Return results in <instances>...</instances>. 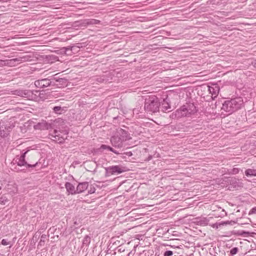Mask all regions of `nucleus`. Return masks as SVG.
Returning <instances> with one entry per match:
<instances>
[{
	"mask_svg": "<svg viewBox=\"0 0 256 256\" xmlns=\"http://www.w3.org/2000/svg\"><path fill=\"white\" fill-rule=\"evenodd\" d=\"M46 238V236L44 234H42L41 236L40 241L44 240V238Z\"/></svg>",
	"mask_w": 256,
	"mask_h": 256,
	"instance_id": "nucleus-38",
	"label": "nucleus"
},
{
	"mask_svg": "<svg viewBox=\"0 0 256 256\" xmlns=\"http://www.w3.org/2000/svg\"><path fill=\"white\" fill-rule=\"evenodd\" d=\"M162 110L163 112H166V110H168L171 108L170 106L169 103L168 102L166 99H164L163 100V102L162 103Z\"/></svg>",
	"mask_w": 256,
	"mask_h": 256,
	"instance_id": "nucleus-18",
	"label": "nucleus"
},
{
	"mask_svg": "<svg viewBox=\"0 0 256 256\" xmlns=\"http://www.w3.org/2000/svg\"><path fill=\"white\" fill-rule=\"evenodd\" d=\"M244 104L242 98L237 97L230 100H226L221 108L222 110L231 114L241 108Z\"/></svg>",
	"mask_w": 256,
	"mask_h": 256,
	"instance_id": "nucleus-2",
	"label": "nucleus"
},
{
	"mask_svg": "<svg viewBox=\"0 0 256 256\" xmlns=\"http://www.w3.org/2000/svg\"><path fill=\"white\" fill-rule=\"evenodd\" d=\"M89 184L88 182H80L76 187L77 194L81 193L88 188Z\"/></svg>",
	"mask_w": 256,
	"mask_h": 256,
	"instance_id": "nucleus-14",
	"label": "nucleus"
},
{
	"mask_svg": "<svg viewBox=\"0 0 256 256\" xmlns=\"http://www.w3.org/2000/svg\"><path fill=\"white\" fill-rule=\"evenodd\" d=\"M238 252V248L236 247L232 248L230 251V254L232 255L236 254Z\"/></svg>",
	"mask_w": 256,
	"mask_h": 256,
	"instance_id": "nucleus-28",
	"label": "nucleus"
},
{
	"mask_svg": "<svg viewBox=\"0 0 256 256\" xmlns=\"http://www.w3.org/2000/svg\"><path fill=\"white\" fill-rule=\"evenodd\" d=\"M52 82L48 78H44L35 81L34 85L40 88H44L50 86Z\"/></svg>",
	"mask_w": 256,
	"mask_h": 256,
	"instance_id": "nucleus-9",
	"label": "nucleus"
},
{
	"mask_svg": "<svg viewBox=\"0 0 256 256\" xmlns=\"http://www.w3.org/2000/svg\"><path fill=\"white\" fill-rule=\"evenodd\" d=\"M100 22V20L96 19H86L84 20L82 24L84 26L94 25L99 24Z\"/></svg>",
	"mask_w": 256,
	"mask_h": 256,
	"instance_id": "nucleus-17",
	"label": "nucleus"
},
{
	"mask_svg": "<svg viewBox=\"0 0 256 256\" xmlns=\"http://www.w3.org/2000/svg\"><path fill=\"white\" fill-rule=\"evenodd\" d=\"M74 48V46H68L66 48H63L65 50V52H68L69 51H72V50Z\"/></svg>",
	"mask_w": 256,
	"mask_h": 256,
	"instance_id": "nucleus-29",
	"label": "nucleus"
},
{
	"mask_svg": "<svg viewBox=\"0 0 256 256\" xmlns=\"http://www.w3.org/2000/svg\"><path fill=\"white\" fill-rule=\"evenodd\" d=\"M56 75L57 74H55L53 76H52V80H55L56 82H58V78H60L58 77H57L56 76Z\"/></svg>",
	"mask_w": 256,
	"mask_h": 256,
	"instance_id": "nucleus-35",
	"label": "nucleus"
},
{
	"mask_svg": "<svg viewBox=\"0 0 256 256\" xmlns=\"http://www.w3.org/2000/svg\"><path fill=\"white\" fill-rule=\"evenodd\" d=\"M256 207L252 208L250 214H256Z\"/></svg>",
	"mask_w": 256,
	"mask_h": 256,
	"instance_id": "nucleus-36",
	"label": "nucleus"
},
{
	"mask_svg": "<svg viewBox=\"0 0 256 256\" xmlns=\"http://www.w3.org/2000/svg\"><path fill=\"white\" fill-rule=\"evenodd\" d=\"M67 134L68 132L66 131L62 132L57 130H54L53 133L50 134L51 139L58 144H62L64 142L66 138Z\"/></svg>",
	"mask_w": 256,
	"mask_h": 256,
	"instance_id": "nucleus-4",
	"label": "nucleus"
},
{
	"mask_svg": "<svg viewBox=\"0 0 256 256\" xmlns=\"http://www.w3.org/2000/svg\"><path fill=\"white\" fill-rule=\"evenodd\" d=\"M239 172V169L238 168H234L231 172L232 174H236Z\"/></svg>",
	"mask_w": 256,
	"mask_h": 256,
	"instance_id": "nucleus-32",
	"label": "nucleus"
},
{
	"mask_svg": "<svg viewBox=\"0 0 256 256\" xmlns=\"http://www.w3.org/2000/svg\"><path fill=\"white\" fill-rule=\"evenodd\" d=\"M172 254L173 252L171 250H167L164 253V256H172Z\"/></svg>",
	"mask_w": 256,
	"mask_h": 256,
	"instance_id": "nucleus-30",
	"label": "nucleus"
},
{
	"mask_svg": "<svg viewBox=\"0 0 256 256\" xmlns=\"http://www.w3.org/2000/svg\"><path fill=\"white\" fill-rule=\"evenodd\" d=\"M245 174L247 176H256V169H247L245 171Z\"/></svg>",
	"mask_w": 256,
	"mask_h": 256,
	"instance_id": "nucleus-20",
	"label": "nucleus"
},
{
	"mask_svg": "<svg viewBox=\"0 0 256 256\" xmlns=\"http://www.w3.org/2000/svg\"><path fill=\"white\" fill-rule=\"evenodd\" d=\"M252 64L256 68V60L252 62Z\"/></svg>",
	"mask_w": 256,
	"mask_h": 256,
	"instance_id": "nucleus-37",
	"label": "nucleus"
},
{
	"mask_svg": "<svg viewBox=\"0 0 256 256\" xmlns=\"http://www.w3.org/2000/svg\"><path fill=\"white\" fill-rule=\"evenodd\" d=\"M106 172L110 174H120L124 170L120 166H115L108 168H106Z\"/></svg>",
	"mask_w": 256,
	"mask_h": 256,
	"instance_id": "nucleus-11",
	"label": "nucleus"
},
{
	"mask_svg": "<svg viewBox=\"0 0 256 256\" xmlns=\"http://www.w3.org/2000/svg\"><path fill=\"white\" fill-rule=\"evenodd\" d=\"M64 108H62L60 106H56L53 108V110L54 112L58 114H61L62 112L64 110Z\"/></svg>",
	"mask_w": 256,
	"mask_h": 256,
	"instance_id": "nucleus-23",
	"label": "nucleus"
},
{
	"mask_svg": "<svg viewBox=\"0 0 256 256\" xmlns=\"http://www.w3.org/2000/svg\"><path fill=\"white\" fill-rule=\"evenodd\" d=\"M50 126V124H48L46 121H42L36 125L34 128L38 130H48Z\"/></svg>",
	"mask_w": 256,
	"mask_h": 256,
	"instance_id": "nucleus-16",
	"label": "nucleus"
},
{
	"mask_svg": "<svg viewBox=\"0 0 256 256\" xmlns=\"http://www.w3.org/2000/svg\"><path fill=\"white\" fill-rule=\"evenodd\" d=\"M110 142L112 146L116 148H121L124 146V142L116 135L111 138Z\"/></svg>",
	"mask_w": 256,
	"mask_h": 256,
	"instance_id": "nucleus-8",
	"label": "nucleus"
},
{
	"mask_svg": "<svg viewBox=\"0 0 256 256\" xmlns=\"http://www.w3.org/2000/svg\"><path fill=\"white\" fill-rule=\"evenodd\" d=\"M90 242V238L88 236H86L82 240V245L84 246H88Z\"/></svg>",
	"mask_w": 256,
	"mask_h": 256,
	"instance_id": "nucleus-22",
	"label": "nucleus"
},
{
	"mask_svg": "<svg viewBox=\"0 0 256 256\" xmlns=\"http://www.w3.org/2000/svg\"><path fill=\"white\" fill-rule=\"evenodd\" d=\"M36 92L37 94H40V92L38 91H36Z\"/></svg>",
	"mask_w": 256,
	"mask_h": 256,
	"instance_id": "nucleus-39",
	"label": "nucleus"
},
{
	"mask_svg": "<svg viewBox=\"0 0 256 256\" xmlns=\"http://www.w3.org/2000/svg\"><path fill=\"white\" fill-rule=\"evenodd\" d=\"M100 148L101 149H103V150H110V152H114V153L115 154H120V153L118 152L117 150H115L113 148H112L110 146H106V145H105V144H102L100 146Z\"/></svg>",
	"mask_w": 256,
	"mask_h": 256,
	"instance_id": "nucleus-21",
	"label": "nucleus"
},
{
	"mask_svg": "<svg viewBox=\"0 0 256 256\" xmlns=\"http://www.w3.org/2000/svg\"><path fill=\"white\" fill-rule=\"evenodd\" d=\"M88 188V193L90 194H94L96 192V188L92 184Z\"/></svg>",
	"mask_w": 256,
	"mask_h": 256,
	"instance_id": "nucleus-27",
	"label": "nucleus"
},
{
	"mask_svg": "<svg viewBox=\"0 0 256 256\" xmlns=\"http://www.w3.org/2000/svg\"><path fill=\"white\" fill-rule=\"evenodd\" d=\"M12 94L22 98H28L30 100L34 98L32 92L28 90H16L12 91Z\"/></svg>",
	"mask_w": 256,
	"mask_h": 256,
	"instance_id": "nucleus-6",
	"label": "nucleus"
},
{
	"mask_svg": "<svg viewBox=\"0 0 256 256\" xmlns=\"http://www.w3.org/2000/svg\"><path fill=\"white\" fill-rule=\"evenodd\" d=\"M160 102L158 98L154 96H150L145 99L144 108L149 113H155L159 111Z\"/></svg>",
	"mask_w": 256,
	"mask_h": 256,
	"instance_id": "nucleus-3",
	"label": "nucleus"
},
{
	"mask_svg": "<svg viewBox=\"0 0 256 256\" xmlns=\"http://www.w3.org/2000/svg\"><path fill=\"white\" fill-rule=\"evenodd\" d=\"M58 82L61 86H66L67 83V80L64 78H58Z\"/></svg>",
	"mask_w": 256,
	"mask_h": 256,
	"instance_id": "nucleus-26",
	"label": "nucleus"
},
{
	"mask_svg": "<svg viewBox=\"0 0 256 256\" xmlns=\"http://www.w3.org/2000/svg\"><path fill=\"white\" fill-rule=\"evenodd\" d=\"M123 154H126L128 156H130L132 155V154L131 152H124Z\"/></svg>",
	"mask_w": 256,
	"mask_h": 256,
	"instance_id": "nucleus-34",
	"label": "nucleus"
},
{
	"mask_svg": "<svg viewBox=\"0 0 256 256\" xmlns=\"http://www.w3.org/2000/svg\"><path fill=\"white\" fill-rule=\"evenodd\" d=\"M209 220L206 218H198L196 222L200 226H205L208 224Z\"/></svg>",
	"mask_w": 256,
	"mask_h": 256,
	"instance_id": "nucleus-19",
	"label": "nucleus"
},
{
	"mask_svg": "<svg viewBox=\"0 0 256 256\" xmlns=\"http://www.w3.org/2000/svg\"><path fill=\"white\" fill-rule=\"evenodd\" d=\"M65 187L69 194H77L76 188L75 189L74 186L70 182H66L65 184Z\"/></svg>",
	"mask_w": 256,
	"mask_h": 256,
	"instance_id": "nucleus-15",
	"label": "nucleus"
},
{
	"mask_svg": "<svg viewBox=\"0 0 256 256\" xmlns=\"http://www.w3.org/2000/svg\"><path fill=\"white\" fill-rule=\"evenodd\" d=\"M196 111V106L193 103L186 104L172 113L170 116L172 119L179 118L184 116L188 117L195 114Z\"/></svg>",
	"mask_w": 256,
	"mask_h": 256,
	"instance_id": "nucleus-1",
	"label": "nucleus"
},
{
	"mask_svg": "<svg viewBox=\"0 0 256 256\" xmlns=\"http://www.w3.org/2000/svg\"><path fill=\"white\" fill-rule=\"evenodd\" d=\"M14 127L12 124L10 122H7L0 126V135L2 137H6L9 134V132Z\"/></svg>",
	"mask_w": 256,
	"mask_h": 256,
	"instance_id": "nucleus-7",
	"label": "nucleus"
},
{
	"mask_svg": "<svg viewBox=\"0 0 256 256\" xmlns=\"http://www.w3.org/2000/svg\"><path fill=\"white\" fill-rule=\"evenodd\" d=\"M6 60H0V66H6Z\"/></svg>",
	"mask_w": 256,
	"mask_h": 256,
	"instance_id": "nucleus-33",
	"label": "nucleus"
},
{
	"mask_svg": "<svg viewBox=\"0 0 256 256\" xmlns=\"http://www.w3.org/2000/svg\"><path fill=\"white\" fill-rule=\"evenodd\" d=\"M1 190V187H0V190Z\"/></svg>",
	"mask_w": 256,
	"mask_h": 256,
	"instance_id": "nucleus-40",
	"label": "nucleus"
},
{
	"mask_svg": "<svg viewBox=\"0 0 256 256\" xmlns=\"http://www.w3.org/2000/svg\"><path fill=\"white\" fill-rule=\"evenodd\" d=\"M116 135L119 137L120 138L122 141L124 142L131 139V138L130 134H128V132L122 128L117 130V133Z\"/></svg>",
	"mask_w": 256,
	"mask_h": 256,
	"instance_id": "nucleus-10",
	"label": "nucleus"
},
{
	"mask_svg": "<svg viewBox=\"0 0 256 256\" xmlns=\"http://www.w3.org/2000/svg\"><path fill=\"white\" fill-rule=\"evenodd\" d=\"M229 224H230V222L229 221L224 222L220 223H216L214 225V227H216V228H218V226H221L226 225Z\"/></svg>",
	"mask_w": 256,
	"mask_h": 256,
	"instance_id": "nucleus-25",
	"label": "nucleus"
},
{
	"mask_svg": "<svg viewBox=\"0 0 256 256\" xmlns=\"http://www.w3.org/2000/svg\"><path fill=\"white\" fill-rule=\"evenodd\" d=\"M1 244L4 246H7L10 244V242H8L6 239H3L1 242Z\"/></svg>",
	"mask_w": 256,
	"mask_h": 256,
	"instance_id": "nucleus-31",
	"label": "nucleus"
},
{
	"mask_svg": "<svg viewBox=\"0 0 256 256\" xmlns=\"http://www.w3.org/2000/svg\"><path fill=\"white\" fill-rule=\"evenodd\" d=\"M28 150L25 152L20 156H17L15 158V161L19 166H26L27 168H34L37 164V162L34 164H28L25 160L26 154L28 152Z\"/></svg>",
	"mask_w": 256,
	"mask_h": 256,
	"instance_id": "nucleus-5",
	"label": "nucleus"
},
{
	"mask_svg": "<svg viewBox=\"0 0 256 256\" xmlns=\"http://www.w3.org/2000/svg\"><path fill=\"white\" fill-rule=\"evenodd\" d=\"M8 202V200L6 196H2L0 198V204L4 205Z\"/></svg>",
	"mask_w": 256,
	"mask_h": 256,
	"instance_id": "nucleus-24",
	"label": "nucleus"
},
{
	"mask_svg": "<svg viewBox=\"0 0 256 256\" xmlns=\"http://www.w3.org/2000/svg\"><path fill=\"white\" fill-rule=\"evenodd\" d=\"M208 90L210 93L212 94V96H214V97H216L220 91V87L219 86L216 84H212L211 86H208Z\"/></svg>",
	"mask_w": 256,
	"mask_h": 256,
	"instance_id": "nucleus-12",
	"label": "nucleus"
},
{
	"mask_svg": "<svg viewBox=\"0 0 256 256\" xmlns=\"http://www.w3.org/2000/svg\"><path fill=\"white\" fill-rule=\"evenodd\" d=\"M26 57H19L16 58H13L10 60H6V66H14L16 65V62L21 63L22 62L26 60Z\"/></svg>",
	"mask_w": 256,
	"mask_h": 256,
	"instance_id": "nucleus-13",
	"label": "nucleus"
}]
</instances>
